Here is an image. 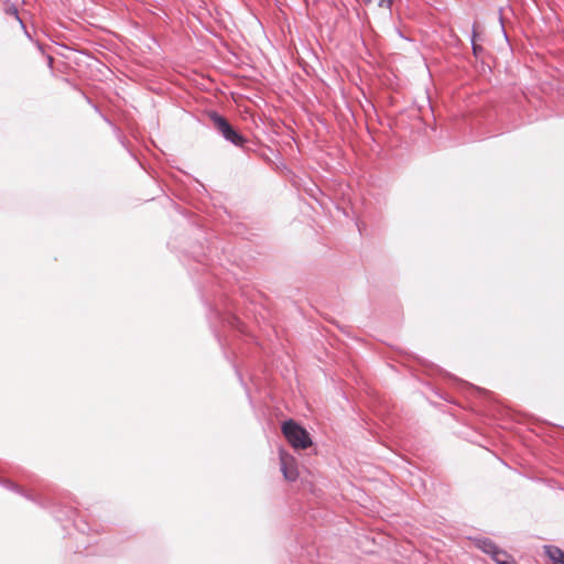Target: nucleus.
<instances>
[{
    "label": "nucleus",
    "instance_id": "20e7f679",
    "mask_svg": "<svg viewBox=\"0 0 564 564\" xmlns=\"http://www.w3.org/2000/svg\"><path fill=\"white\" fill-rule=\"evenodd\" d=\"M492 560L497 564H516L512 557L506 551L502 550L496 552L495 555L492 556Z\"/></svg>",
    "mask_w": 564,
    "mask_h": 564
},
{
    "label": "nucleus",
    "instance_id": "7ed1b4c3",
    "mask_svg": "<svg viewBox=\"0 0 564 564\" xmlns=\"http://www.w3.org/2000/svg\"><path fill=\"white\" fill-rule=\"evenodd\" d=\"M281 470L284 478L289 481H294L299 477L297 464L293 456L282 453L281 454Z\"/></svg>",
    "mask_w": 564,
    "mask_h": 564
},
{
    "label": "nucleus",
    "instance_id": "423d86ee",
    "mask_svg": "<svg viewBox=\"0 0 564 564\" xmlns=\"http://www.w3.org/2000/svg\"><path fill=\"white\" fill-rule=\"evenodd\" d=\"M480 547L485 553L490 554L491 557L499 551V549L490 541H482Z\"/></svg>",
    "mask_w": 564,
    "mask_h": 564
},
{
    "label": "nucleus",
    "instance_id": "6e6552de",
    "mask_svg": "<svg viewBox=\"0 0 564 564\" xmlns=\"http://www.w3.org/2000/svg\"><path fill=\"white\" fill-rule=\"evenodd\" d=\"M366 4H369L372 2V0H362Z\"/></svg>",
    "mask_w": 564,
    "mask_h": 564
},
{
    "label": "nucleus",
    "instance_id": "f03ea898",
    "mask_svg": "<svg viewBox=\"0 0 564 564\" xmlns=\"http://www.w3.org/2000/svg\"><path fill=\"white\" fill-rule=\"evenodd\" d=\"M212 120L215 128L224 135L226 140L230 141L235 145L243 144L245 138L239 134L224 117L217 113H213Z\"/></svg>",
    "mask_w": 564,
    "mask_h": 564
},
{
    "label": "nucleus",
    "instance_id": "39448f33",
    "mask_svg": "<svg viewBox=\"0 0 564 564\" xmlns=\"http://www.w3.org/2000/svg\"><path fill=\"white\" fill-rule=\"evenodd\" d=\"M549 554L553 561V564H564V552H562L560 549L550 550Z\"/></svg>",
    "mask_w": 564,
    "mask_h": 564
},
{
    "label": "nucleus",
    "instance_id": "0eeeda50",
    "mask_svg": "<svg viewBox=\"0 0 564 564\" xmlns=\"http://www.w3.org/2000/svg\"><path fill=\"white\" fill-rule=\"evenodd\" d=\"M8 13H10L11 15L15 17L17 19H19V18H18V11H17V9H15V8L9 9V10H8Z\"/></svg>",
    "mask_w": 564,
    "mask_h": 564
},
{
    "label": "nucleus",
    "instance_id": "f257e3e1",
    "mask_svg": "<svg viewBox=\"0 0 564 564\" xmlns=\"http://www.w3.org/2000/svg\"><path fill=\"white\" fill-rule=\"evenodd\" d=\"M282 432L294 448L306 449L312 445L308 432L293 420L283 423Z\"/></svg>",
    "mask_w": 564,
    "mask_h": 564
}]
</instances>
